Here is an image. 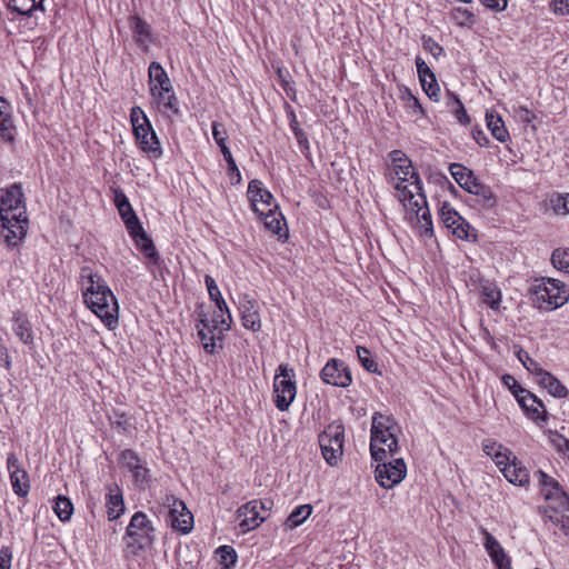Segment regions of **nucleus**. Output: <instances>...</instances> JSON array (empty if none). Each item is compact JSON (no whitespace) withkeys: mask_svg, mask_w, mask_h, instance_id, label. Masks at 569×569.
Here are the masks:
<instances>
[{"mask_svg":"<svg viewBox=\"0 0 569 569\" xmlns=\"http://www.w3.org/2000/svg\"><path fill=\"white\" fill-rule=\"evenodd\" d=\"M0 220L10 223L16 217H27L24 197L20 183H13L1 194Z\"/></svg>","mask_w":569,"mask_h":569,"instance_id":"11","label":"nucleus"},{"mask_svg":"<svg viewBox=\"0 0 569 569\" xmlns=\"http://www.w3.org/2000/svg\"><path fill=\"white\" fill-rule=\"evenodd\" d=\"M519 360L522 362V365L526 367V369L533 375L536 378L539 376V372H542L543 369L540 367V365L529 357L527 352L521 355V352L518 355Z\"/></svg>","mask_w":569,"mask_h":569,"instance_id":"53","label":"nucleus"},{"mask_svg":"<svg viewBox=\"0 0 569 569\" xmlns=\"http://www.w3.org/2000/svg\"><path fill=\"white\" fill-rule=\"evenodd\" d=\"M80 279L83 287V302L108 329L113 330L119 322V306L116 296L104 279L92 272L89 267L81 268Z\"/></svg>","mask_w":569,"mask_h":569,"instance_id":"1","label":"nucleus"},{"mask_svg":"<svg viewBox=\"0 0 569 569\" xmlns=\"http://www.w3.org/2000/svg\"><path fill=\"white\" fill-rule=\"evenodd\" d=\"M357 356L362 367L369 372H377L378 363L371 357L370 351L366 347H357Z\"/></svg>","mask_w":569,"mask_h":569,"instance_id":"47","label":"nucleus"},{"mask_svg":"<svg viewBox=\"0 0 569 569\" xmlns=\"http://www.w3.org/2000/svg\"><path fill=\"white\" fill-rule=\"evenodd\" d=\"M311 512L312 506L308 503L295 508L284 522L286 527L289 529H295L299 527L308 519Z\"/></svg>","mask_w":569,"mask_h":569,"instance_id":"34","label":"nucleus"},{"mask_svg":"<svg viewBox=\"0 0 569 569\" xmlns=\"http://www.w3.org/2000/svg\"><path fill=\"white\" fill-rule=\"evenodd\" d=\"M482 301L491 309H498L501 300V292L493 283H486L481 287Z\"/></svg>","mask_w":569,"mask_h":569,"instance_id":"36","label":"nucleus"},{"mask_svg":"<svg viewBox=\"0 0 569 569\" xmlns=\"http://www.w3.org/2000/svg\"><path fill=\"white\" fill-rule=\"evenodd\" d=\"M274 405L280 411H286L296 398L297 387L295 371L288 365H280L273 382Z\"/></svg>","mask_w":569,"mask_h":569,"instance_id":"8","label":"nucleus"},{"mask_svg":"<svg viewBox=\"0 0 569 569\" xmlns=\"http://www.w3.org/2000/svg\"><path fill=\"white\" fill-rule=\"evenodd\" d=\"M409 206L411 210H413L419 219V222L421 223L420 224V228L422 229V234L425 236H428V237H431L433 234V228H432V221H431V214H430V211L427 207V204L425 207H422L421 210H417V208H412V206L407 202V204L405 207Z\"/></svg>","mask_w":569,"mask_h":569,"instance_id":"40","label":"nucleus"},{"mask_svg":"<svg viewBox=\"0 0 569 569\" xmlns=\"http://www.w3.org/2000/svg\"><path fill=\"white\" fill-rule=\"evenodd\" d=\"M375 470V477L377 482L386 488L390 489L398 485L407 473V466L403 459H395L393 461L386 462L380 461Z\"/></svg>","mask_w":569,"mask_h":569,"instance_id":"12","label":"nucleus"},{"mask_svg":"<svg viewBox=\"0 0 569 569\" xmlns=\"http://www.w3.org/2000/svg\"><path fill=\"white\" fill-rule=\"evenodd\" d=\"M248 198L251 202V207L258 214H264L268 208L278 209V206L273 203V197L270 191L262 188L260 180L253 179L248 186Z\"/></svg>","mask_w":569,"mask_h":569,"instance_id":"16","label":"nucleus"},{"mask_svg":"<svg viewBox=\"0 0 569 569\" xmlns=\"http://www.w3.org/2000/svg\"><path fill=\"white\" fill-rule=\"evenodd\" d=\"M393 174L398 178L395 189L403 206L409 202L412 208L421 210L426 206V194L422 190V181L415 170L411 160L402 150H392L389 153Z\"/></svg>","mask_w":569,"mask_h":569,"instance_id":"2","label":"nucleus"},{"mask_svg":"<svg viewBox=\"0 0 569 569\" xmlns=\"http://www.w3.org/2000/svg\"><path fill=\"white\" fill-rule=\"evenodd\" d=\"M274 208H268L264 214V226L267 229L272 231L276 234H280L281 231V221L283 220L282 214L276 211Z\"/></svg>","mask_w":569,"mask_h":569,"instance_id":"43","label":"nucleus"},{"mask_svg":"<svg viewBox=\"0 0 569 569\" xmlns=\"http://www.w3.org/2000/svg\"><path fill=\"white\" fill-rule=\"evenodd\" d=\"M150 81H156L157 83L151 87V92L153 96L157 94L158 91L171 92L173 91L171 81L168 77V73H148Z\"/></svg>","mask_w":569,"mask_h":569,"instance_id":"42","label":"nucleus"},{"mask_svg":"<svg viewBox=\"0 0 569 569\" xmlns=\"http://www.w3.org/2000/svg\"><path fill=\"white\" fill-rule=\"evenodd\" d=\"M129 27L136 43L143 50L148 49L154 40L151 26L139 16H131Z\"/></svg>","mask_w":569,"mask_h":569,"instance_id":"24","label":"nucleus"},{"mask_svg":"<svg viewBox=\"0 0 569 569\" xmlns=\"http://www.w3.org/2000/svg\"><path fill=\"white\" fill-rule=\"evenodd\" d=\"M439 216L448 229L459 222L461 217L448 202L442 203L439 210Z\"/></svg>","mask_w":569,"mask_h":569,"instance_id":"45","label":"nucleus"},{"mask_svg":"<svg viewBox=\"0 0 569 569\" xmlns=\"http://www.w3.org/2000/svg\"><path fill=\"white\" fill-rule=\"evenodd\" d=\"M533 293L541 309H557L563 306L569 299L567 286L552 278H548L543 283L537 286Z\"/></svg>","mask_w":569,"mask_h":569,"instance_id":"10","label":"nucleus"},{"mask_svg":"<svg viewBox=\"0 0 569 569\" xmlns=\"http://www.w3.org/2000/svg\"><path fill=\"white\" fill-rule=\"evenodd\" d=\"M321 380L339 388H347L352 383V376L345 361L330 359L320 371Z\"/></svg>","mask_w":569,"mask_h":569,"instance_id":"15","label":"nucleus"},{"mask_svg":"<svg viewBox=\"0 0 569 569\" xmlns=\"http://www.w3.org/2000/svg\"><path fill=\"white\" fill-rule=\"evenodd\" d=\"M536 382L548 390V392L556 398H567L569 395L568 389L550 372L543 370L539 372Z\"/></svg>","mask_w":569,"mask_h":569,"instance_id":"26","label":"nucleus"},{"mask_svg":"<svg viewBox=\"0 0 569 569\" xmlns=\"http://www.w3.org/2000/svg\"><path fill=\"white\" fill-rule=\"evenodd\" d=\"M239 310L244 328L253 332H257L261 329L258 303L253 298H251L249 295L242 296L239 302Z\"/></svg>","mask_w":569,"mask_h":569,"instance_id":"21","label":"nucleus"},{"mask_svg":"<svg viewBox=\"0 0 569 569\" xmlns=\"http://www.w3.org/2000/svg\"><path fill=\"white\" fill-rule=\"evenodd\" d=\"M210 325L216 326V330L219 332V335H222L223 331H227L230 329L232 323V317L231 313L228 312V315H223L219 311H214L211 319H209Z\"/></svg>","mask_w":569,"mask_h":569,"instance_id":"46","label":"nucleus"},{"mask_svg":"<svg viewBox=\"0 0 569 569\" xmlns=\"http://www.w3.org/2000/svg\"><path fill=\"white\" fill-rule=\"evenodd\" d=\"M501 471L507 480L513 485L525 486L529 482V471L516 462V457L510 465L502 467Z\"/></svg>","mask_w":569,"mask_h":569,"instance_id":"29","label":"nucleus"},{"mask_svg":"<svg viewBox=\"0 0 569 569\" xmlns=\"http://www.w3.org/2000/svg\"><path fill=\"white\" fill-rule=\"evenodd\" d=\"M12 560V552L9 547L0 549V569H10Z\"/></svg>","mask_w":569,"mask_h":569,"instance_id":"56","label":"nucleus"},{"mask_svg":"<svg viewBox=\"0 0 569 569\" xmlns=\"http://www.w3.org/2000/svg\"><path fill=\"white\" fill-rule=\"evenodd\" d=\"M0 366H2L6 370L11 369V357L9 355V350L4 345H0Z\"/></svg>","mask_w":569,"mask_h":569,"instance_id":"61","label":"nucleus"},{"mask_svg":"<svg viewBox=\"0 0 569 569\" xmlns=\"http://www.w3.org/2000/svg\"><path fill=\"white\" fill-rule=\"evenodd\" d=\"M126 552L128 556H138L154 541V528L148 516L137 511L130 519L126 529Z\"/></svg>","mask_w":569,"mask_h":569,"instance_id":"5","label":"nucleus"},{"mask_svg":"<svg viewBox=\"0 0 569 569\" xmlns=\"http://www.w3.org/2000/svg\"><path fill=\"white\" fill-rule=\"evenodd\" d=\"M550 442L552 446L562 455L569 458V439L565 438L562 435L558 432L550 431L549 435Z\"/></svg>","mask_w":569,"mask_h":569,"instance_id":"50","label":"nucleus"},{"mask_svg":"<svg viewBox=\"0 0 569 569\" xmlns=\"http://www.w3.org/2000/svg\"><path fill=\"white\" fill-rule=\"evenodd\" d=\"M489 556L498 569H511L510 559L502 547L495 550V552H490Z\"/></svg>","mask_w":569,"mask_h":569,"instance_id":"51","label":"nucleus"},{"mask_svg":"<svg viewBox=\"0 0 569 569\" xmlns=\"http://www.w3.org/2000/svg\"><path fill=\"white\" fill-rule=\"evenodd\" d=\"M400 99L403 102L406 110L412 116H423L425 110L420 101L411 93L408 88L401 90Z\"/></svg>","mask_w":569,"mask_h":569,"instance_id":"37","label":"nucleus"},{"mask_svg":"<svg viewBox=\"0 0 569 569\" xmlns=\"http://www.w3.org/2000/svg\"><path fill=\"white\" fill-rule=\"evenodd\" d=\"M106 506L109 520H114L123 513L124 503L119 488H117L116 493L110 492L108 495Z\"/></svg>","mask_w":569,"mask_h":569,"instance_id":"33","label":"nucleus"},{"mask_svg":"<svg viewBox=\"0 0 569 569\" xmlns=\"http://www.w3.org/2000/svg\"><path fill=\"white\" fill-rule=\"evenodd\" d=\"M480 2L488 9L502 11L507 7V0H480Z\"/></svg>","mask_w":569,"mask_h":569,"instance_id":"60","label":"nucleus"},{"mask_svg":"<svg viewBox=\"0 0 569 569\" xmlns=\"http://www.w3.org/2000/svg\"><path fill=\"white\" fill-rule=\"evenodd\" d=\"M536 475L538 477L539 485L541 486V493L546 501H550L560 496H568L555 478L541 470L537 471Z\"/></svg>","mask_w":569,"mask_h":569,"instance_id":"27","label":"nucleus"},{"mask_svg":"<svg viewBox=\"0 0 569 569\" xmlns=\"http://www.w3.org/2000/svg\"><path fill=\"white\" fill-rule=\"evenodd\" d=\"M551 262L556 269L569 273V248L555 249L551 254Z\"/></svg>","mask_w":569,"mask_h":569,"instance_id":"44","label":"nucleus"},{"mask_svg":"<svg viewBox=\"0 0 569 569\" xmlns=\"http://www.w3.org/2000/svg\"><path fill=\"white\" fill-rule=\"evenodd\" d=\"M556 210L558 212L569 213V193L558 197Z\"/></svg>","mask_w":569,"mask_h":569,"instance_id":"63","label":"nucleus"},{"mask_svg":"<svg viewBox=\"0 0 569 569\" xmlns=\"http://www.w3.org/2000/svg\"><path fill=\"white\" fill-rule=\"evenodd\" d=\"M515 397L529 419L535 421L538 426H542V423L547 422L548 415L542 400L522 387H519V390L515 391Z\"/></svg>","mask_w":569,"mask_h":569,"instance_id":"14","label":"nucleus"},{"mask_svg":"<svg viewBox=\"0 0 569 569\" xmlns=\"http://www.w3.org/2000/svg\"><path fill=\"white\" fill-rule=\"evenodd\" d=\"M198 336L203 346V349L213 353L216 348V339H221L222 335L216 330L214 325L209 323V318L204 312L199 313V325H197Z\"/></svg>","mask_w":569,"mask_h":569,"instance_id":"23","label":"nucleus"},{"mask_svg":"<svg viewBox=\"0 0 569 569\" xmlns=\"http://www.w3.org/2000/svg\"><path fill=\"white\" fill-rule=\"evenodd\" d=\"M166 503L170 507L167 521L171 527L182 533L190 532L193 526V516L184 502L173 496H167Z\"/></svg>","mask_w":569,"mask_h":569,"instance_id":"13","label":"nucleus"},{"mask_svg":"<svg viewBox=\"0 0 569 569\" xmlns=\"http://www.w3.org/2000/svg\"><path fill=\"white\" fill-rule=\"evenodd\" d=\"M543 521L549 530L557 535L558 530L563 536H569V516L566 512H543Z\"/></svg>","mask_w":569,"mask_h":569,"instance_id":"28","label":"nucleus"},{"mask_svg":"<svg viewBox=\"0 0 569 569\" xmlns=\"http://www.w3.org/2000/svg\"><path fill=\"white\" fill-rule=\"evenodd\" d=\"M120 462L132 473L136 483L139 486L150 480V470L147 468L146 462H143L132 449L121 451Z\"/></svg>","mask_w":569,"mask_h":569,"instance_id":"19","label":"nucleus"},{"mask_svg":"<svg viewBox=\"0 0 569 569\" xmlns=\"http://www.w3.org/2000/svg\"><path fill=\"white\" fill-rule=\"evenodd\" d=\"M449 171L456 182L467 192L478 196L485 207L495 206L496 199L490 187L481 183L471 170L463 164L451 163Z\"/></svg>","mask_w":569,"mask_h":569,"instance_id":"7","label":"nucleus"},{"mask_svg":"<svg viewBox=\"0 0 569 569\" xmlns=\"http://www.w3.org/2000/svg\"><path fill=\"white\" fill-rule=\"evenodd\" d=\"M486 121L491 134L499 141L506 142L509 138V133L505 127V123L500 116L493 111L486 113Z\"/></svg>","mask_w":569,"mask_h":569,"instance_id":"32","label":"nucleus"},{"mask_svg":"<svg viewBox=\"0 0 569 569\" xmlns=\"http://www.w3.org/2000/svg\"><path fill=\"white\" fill-rule=\"evenodd\" d=\"M7 7L11 12L23 16L22 18H30L34 11L43 10V0H11Z\"/></svg>","mask_w":569,"mask_h":569,"instance_id":"31","label":"nucleus"},{"mask_svg":"<svg viewBox=\"0 0 569 569\" xmlns=\"http://www.w3.org/2000/svg\"><path fill=\"white\" fill-rule=\"evenodd\" d=\"M154 97H157L159 109L163 114L170 118L180 114L179 101L174 94V91H158Z\"/></svg>","mask_w":569,"mask_h":569,"instance_id":"30","label":"nucleus"},{"mask_svg":"<svg viewBox=\"0 0 569 569\" xmlns=\"http://www.w3.org/2000/svg\"><path fill=\"white\" fill-rule=\"evenodd\" d=\"M399 426L390 416L375 412L371 421L370 452L376 461L385 460L388 453L396 455L399 450L397 432Z\"/></svg>","mask_w":569,"mask_h":569,"instance_id":"3","label":"nucleus"},{"mask_svg":"<svg viewBox=\"0 0 569 569\" xmlns=\"http://www.w3.org/2000/svg\"><path fill=\"white\" fill-rule=\"evenodd\" d=\"M53 510L61 521H67L72 516L73 505L68 497L58 496L54 501Z\"/></svg>","mask_w":569,"mask_h":569,"instance_id":"38","label":"nucleus"},{"mask_svg":"<svg viewBox=\"0 0 569 569\" xmlns=\"http://www.w3.org/2000/svg\"><path fill=\"white\" fill-rule=\"evenodd\" d=\"M472 137L480 147H485L489 142L487 136L485 134V132L481 129H478V128L473 129Z\"/></svg>","mask_w":569,"mask_h":569,"instance_id":"64","label":"nucleus"},{"mask_svg":"<svg viewBox=\"0 0 569 569\" xmlns=\"http://www.w3.org/2000/svg\"><path fill=\"white\" fill-rule=\"evenodd\" d=\"M258 500L253 499L244 505H242L238 511V518L241 519L239 522V528L242 532H247L258 528L264 520L266 517L261 516L258 510Z\"/></svg>","mask_w":569,"mask_h":569,"instance_id":"20","label":"nucleus"},{"mask_svg":"<svg viewBox=\"0 0 569 569\" xmlns=\"http://www.w3.org/2000/svg\"><path fill=\"white\" fill-rule=\"evenodd\" d=\"M568 512L569 511V497L560 496L556 499L547 501V507L543 512Z\"/></svg>","mask_w":569,"mask_h":569,"instance_id":"49","label":"nucleus"},{"mask_svg":"<svg viewBox=\"0 0 569 569\" xmlns=\"http://www.w3.org/2000/svg\"><path fill=\"white\" fill-rule=\"evenodd\" d=\"M451 19L460 27L468 26L475 21V14L468 9L456 8L450 12Z\"/></svg>","mask_w":569,"mask_h":569,"instance_id":"48","label":"nucleus"},{"mask_svg":"<svg viewBox=\"0 0 569 569\" xmlns=\"http://www.w3.org/2000/svg\"><path fill=\"white\" fill-rule=\"evenodd\" d=\"M3 232L2 238L9 248H14L27 234L28 217L18 218L10 221V223L1 222Z\"/></svg>","mask_w":569,"mask_h":569,"instance_id":"22","label":"nucleus"},{"mask_svg":"<svg viewBox=\"0 0 569 569\" xmlns=\"http://www.w3.org/2000/svg\"><path fill=\"white\" fill-rule=\"evenodd\" d=\"M458 108L455 111V116L459 123L467 126L470 123V117L468 116L462 102L457 99Z\"/></svg>","mask_w":569,"mask_h":569,"instance_id":"57","label":"nucleus"},{"mask_svg":"<svg viewBox=\"0 0 569 569\" xmlns=\"http://www.w3.org/2000/svg\"><path fill=\"white\" fill-rule=\"evenodd\" d=\"M212 136L216 141V143L220 147V150L223 154L224 160L228 164V176L231 180L232 184H238L241 181V174L240 171L236 164V161L231 154L230 149L228 148L226 140H227V131L223 129V127L218 123H212Z\"/></svg>","mask_w":569,"mask_h":569,"instance_id":"17","label":"nucleus"},{"mask_svg":"<svg viewBox=\"0 0 569 569\" xmlns=\"http://www.w3.org/2000/svg\"><path fill=\"white\" fill-rule=\"evenodd\" d=\"M12 330L19 340L26 346H32L34 332L28 317L19 311L12 316Z\"/></svg>","mask_w":569,"mask_h":569,"instance_id":"25","label":"nucleus"},{"mask_svg":"<svg viewBox=\"0 0 569 569\" xmlns=\"http://www.w3.org/2000/svg\"><path fill=\"white\" fill-rule=\"evenodd\" d=\"M130 121L137 143L140 149L154 158L162 156L160 141L148 119L140 107H133L130 111Z\"/></svg>","mask_w":569,"mask_h":569,"instance_id":"6","label":"nucleus"},{"mask_svg":"<svg viewBox=\"0 0 569 569\" xmlns=\"http://www.w3.org/2000/svg\"><path fill=\"white\" fill-rule=\"evenodd\" d=\"M421 87L426 94L433 101L440 99V87L436 79V73H418Z\"/></svg>","mask_w":569,"mask_h":569,"instance_id":"35","label":"nucleus"},{"mask_svg":"<svg viewBox=\"0 0 569 569\" xmlns=\"http://www.w3.org/2000/svg\"><path fill=\"white\" fill-rule=\"evenodd\" d=\"M510 455H511L510 451H508V453H507V452H502L501 449H500V450L495 451L491 457L496 461L497 466H499V467L503 466L505 467L506 465H510L511 463L509 461L510 460Z\"/></svg>","mask_w":569,"mask_h":569,"instance_id":"59","label":"nucleus"},{"mask_svg":"<svg viewBox=\"0 0 569 569\" xmlns=\"http://www.w3.org/2000/svg\"><path fill=\"white\" fill-rule=\"evenodd\" d=\"M116 207L122 218L130 236L134 239L136 244L146 254V257L153 263H159V256L152 240L143 230L136 212L133 211L127 196L120 191L116 192L114 197Z\"/></svg>","mask_w":569,"mask_h":569,"instance_id":"4","label":"nucleus"},{"mask_svg":"<svg viewBox=\"0 0 569 569\" xmlns=\"http://www.w3.org/2000/svg\"><path fill=\"white\" fill-rule=\"evenodd\" d=\"M217 552L221 558V562L227 568L230 567L231 565H234V562L237 561V553L234 549L230 546H221L218 548Z\"/></svg>","mask_w":569,"mask_h":569,"instance_id":"52","label":"nucleus"},{"mask_svg":"<svg viewBox=\"0 0 569 569\" xmlns=\"http://www.w3.org/2000/svg\"><path fill=\"white\" fill-rule=\"evenodd\" d=\"M7 104H8V101L3 97H0V132H1L2 139L12 141L13 136L10 132L12 129V121H11L10 114L2 110L3 106H7Z\"/></svg>","mask_w":569,"mask_h":569,"instance_id":"41","label":"nucleus"},{"mask_svg":"<svg viewBox=\"0 0 569 569\" xmlns=\"http://www.w3.org/2000/svg\"><path fill=\"white\" fill-rule=\"evenodd\" d=\"M450 229L452 230V233L459 239L467 241L477 240L476 230L462 217H460L459 222L453 224V227H451Z\"/></svg>","mask_w":569,"mask_h":569,"instance_id":"39","label":"nucleus"},{"mask_svg":"<svg viewBox=\"0 0 569 569\" xmlns=\"http://www.w3.org/2000/svg\"><path fill=\"white\" fill-rule=\"evenodd\" d=\"M345 428L340 423L329 425L318 437L325 460L330 466H336L342 456Z\"/></svg>","mask_w":569,"mask_h":569,"instance_id":"9","label":"nucleus"},{"mask_svg":"<svg viewBox=\"0 0 569 569\" xmlns=\"http://www.w3.org/2000/svg\"><path fill=\"white\" fill-rule=\"evenodd\" d=\"M7 468L13 492L19 497H26L30 490L29 477L27 471L20 467L19 460L14 453L8 455Z\"/></svg>","mask_w":569,"mask_h":569,"instance_id":"18","label":"nucleus"},{"mask_svg":"<svg viewBox=\"0 0 569 569\" xmlns=\"http://www.w3.org/2000/svg\"><path fill=\"white\" fill-rule=\"evenodd\" d=\"M204 282L208 289L209 297L212 301L222 297L214 279L211 276L207 274L204 277Z\"/></svg>","mask_w":569,"mask_h":569,"instance_id":"55","label":"nucleus"},{"mask_svg":"<svg viewBox=\"0 0 569 569\" xmlns=\"http://www.w3.org/2000/svg\"><path fill=\"white\" fill-rule=\"evenodd\" d=\"M520 120L525 123H531L537 117L527 107H519L517 111Z\"/></svg>","mask_w":569,"mask_h":569,"instance_id":"62","label":"nucleus"},{"mask_svg":"<svg viewBox=\"0 0 569 569\" xmlns=\"http://www.w3.org/2000/svg\"><path fill=\"white\" fill-rule=\"evenodd\" d=\"M551 7L555 13L569 14V0H552Z\"/></svg>","mask_w":569,"mask_h":569,"instance_id":"58","label":"nucleus"},{"mask_svg":"<svg viewBox=\"0 0 569 569\" xmlns=\"http://www.w3.org/2000/svg\"><path fill=\"white\" fill-rule=\"evenodd\" d=\"M481 533L483 535V538H485L483 545H485V548L488 551V553L495 552V550H498L499 548H501V545L499 543V541L486 529H481Z\"/></svg>","mask_w":569,"mask_h":569,"instance_id":"54","label":"nucleus"}]
</instances>
